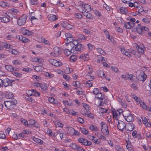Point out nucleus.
<instances>
[{
  "label": "nucleus",
  "instance_id": "1",
  "mask_svg": "<svg viewBox=\"0 0 151 151\" xmlns=\"http://www.w3.org/2000/svg\"><path fill=\"white\" fill-rule=\"evenodd\" d=\"M84 48V46L83 45L78 43L76 46L73 47L71 49V50L73 53L76 54L78 52H81L83 51Z\"/></svg>",
  "mask_w": 151,
  "mask_h": 151
},
{
  "label": "nucleus",
  "instance_id": "2",
  "mask_svg": "<svg viewBox=\"0 0 151 151\" xmlns=\"http://www.w3.org/2000/svg\"><path fill=\"white\" fill-rule=\"evenodd\" d=\"M27 17L25 14H23L17 20V24L20 26H22L26 22Z\"/></svg>",
  "mask_w": 151,
  "mask_h": 151
},
{
  "label": "nucleus",
  "instance_id": "3",
  "mask_svg": "<svg viewBox=\"0 0 151 151\" xmlns=\"http://www.w3.org/2000/svg\"><path fill=\"white\" fill-rule=\"evenodd\" d=\"M101 131L104 134L107 135L109 134V132L108 131V125L102 122L101 123Z\"/></svg>",
  "mask_w": 151,
  "mask_h": 151
},
{
  "label": "nucleus",
  "instance_id": "4",
  "mask_svg": "<svg viewBox=\"0 0 151 151\" xmlns=\"http://www.w3.org/2000/svg\"><path fill=\"white\" fill-rule=\"evenodd\" d=\"M15 81L14 80H10L8 78H6L3 80L4 85L5 87L12 86V83Z\"/></svg>",
  "mask_w": 151,
  "mask_h": 151
},
{
  "label": "nucleus",
  "instance_id": "5",
  "mask_svg": "<svg viewBox=\"0 0 151 151\" xmlns=\"http://www.w3.org/2000/svg\"><path fill=\"white\" fill-rule=\"evenodd\" d=\"M147 78V76L143 71L140 72L138 77V79L140 81H144Z\"/></svg>",
  "mask_w": 151,
  "mask_h": 151
},
{
  "label": "nucleus",
  "instance_id": "6",
  "mask_svg": "<svg viewBox=\"0 0 151 151\" xmlns=\"http://www.w3.org/2000/svg\"><path fill=\"white\" fill-rule=\"evenodd\" d=\"M126 124L125 123L122 121H119L117 127L119 130L122 131L126 127Z\"/></svg>",
  "mask_w": 151,
  "mask_h": 151
},
{
  "label": "nucleus",
  "instance_id": "7",
  "mask_svg": "<svg viewBox=\"0 0 151 151\" xmlns=\"http://www.w3.org/2000/svg\"><path fill=\"white\" fill-rule=\"evenodd\" d=\"M136 31L139 34L142 35L143 33V26H142L140 24H138L136 27Z\"/></svg>",
  "mask_w": 151,
  "mask_h": 151
},
{
  "label": "nucleus",
  "instance_id": "8",
  "mask_svg": "<svg viewBox=\"0 0 151 151\" xmlns=\"http://www.w3.org/2000/svg\"><path fill=\"white\" fill-rule=\"evenodd\" d=\"M123 115L124 117L126 120L128 122H132L134 120L133 116L132 114H129L127 116H124V115Z\"/></svg>",
  "mask_w": 151,
  "mask_h": 151
},
{
  "label": "nucleus",
  "instance_id": "9",
  "mask_svg": "<svg viewBox=\"0 0 151 151\" xmlns=\"http://www.w3.org/2000/svg\"><path fill=\"white\" fill-rule=\"evenodd\" d=\"M10 21V19L9 17L6 16L0 17V22L4 23L9 22Z\"/></svg>",
  "mask_w": 151,
  "mask_h": 151
},
{
  "label": "nucleus",
  "instance_id": "10",
  "mask_svg": "<svg viewBox=\"0 0 151 151\" xmlns=\"http://www.w3.org/2000/svg\"><path fill=\"white\" fill-rule=\"evenodd\" d=\"M62 24L64 27L68 29H71L73 28L72 25L69 24L67 22H63Z\"/></svg>",
  "mask_w": 151,
  "mask_h": 151
},
{
  "label": "nucleus",
  "instance_id": "11",
  "mask_svg": "<svg viewBox=\"0 0 151 151\" xmlns=\"http://www.w3.org/2000/svg\"><path fill=\"white\" fill-rule=\"evenodd\" d=\"M134 25V23H131L129 22H126L124 23V26L125 27L128 29H130Z\"/></svg>",
  "mask_w": 151,
  "mask_h": 151
},
{
  "label": "nucleus",
  "instance_id": "12",
  "mask_svg": "<svg viewBox=\"0 0 151 151\" xmlns=\"http://www.w3.org/2000/svg\"><path fill=\"white\" fill-rule=\"evenodd\" d=\"M67 132L68 133L73 135H74L75 132V129L71 127H68L67 128Z\"/></svg>",
  "mask_w": 151,
  "mask_h": 151
},
{
  "label": "nucleus",
  "instance_id": "13",
  "mask_svg": "<svg viewBox=\"0 0 151 151\" xmlns=\"http://www.w3.org/2000/svg\"><path fill=\"white\" fill-rule=\"evenodd\" d=\"M48 20L50 21H54L58 19V17L52 14L48 16Z\"/></svg>",
  "mask_w": 151,
  "mask_h": 151
},
{
  "label": "nucleus",
  "instance_id": "14",
  "mask_svg": "<svg viewBox=\"0 0 151 151\" xmlns=\"http://www.w3.org/2000/svg\"><path fill=\"white\" fill-rule=\"evenodd\" d=\"M138 52H140L142 54H143L144 53V47L142 45H137L136 47Z\"/></svg>",
  "mask_w": 151,
  "mask_h": 151
},
{
  "label": "nucleus",
  "instance_id": "15",
  "mask_svg": "<svg viewBox=\"0 0 151 151\" xmlns=\"http://www.w3.org/2000/svg\"><path fill=\"white\" fill-rule=\"evenodd\" d=\"M96 98L100 100H103L105 98L104 94L101 93H99L96 95Z\"/></svg>",
  "mask_w": 151,
  "mask_h": 151
},
{
  "label": "nucleus",
  "instance_id": "16",
  "mask_svg": "<svg viewBox=\"0 0 151 151\" xmlns=\"http://www.w3.org/2000/svg\"><path fill=\"white\" fill-rule=\"evenodd\" d=\"M73 40V37H71L67 38L65 39V42L66 45L68 46L69 45V44H70L72 43Z\"/></svg>",
  "mask_w": 151,
  "mask_h": 151
},
{
  "label": "nucleus",
  "instance_id": "17",
  "mask_svg": "<svg viewBox=\"0 0 151 151\" xmlns=\"http://www.w3.org/2000/svg\"><path fill=\"white\" fill-rule=\"evenodd\" d=\"M5 68L8 71L12 72L14 70V68L11 65H5Z\"/></svg>",
  "mask_w": 151,
  "mask_h": 151
},
{
  "label": "nucleus",
  "instance_id": "18",
  "mask_svg": "<svg viewBox=\"0 0 151 151\" xmlns=\"http://www.w3.org/2000/svg\"><path fill=\"white\" fill-rule=\"evenodd\" d=\"M128 140L126 139V141L127 143L126 147L127 148L128 150H130L132 149V145L131 144V142L129 141V138H128Z\"/></svg>",
  "mask_w": 151,
  "mask_h": 151
},
{
  "label": "nucleus",
  "instance_id": "19",
  "mask_svg": "<svg viewBox=\"0 0 151 151\" xmlns=\"http://www.w3.org/2000/svg\"><path fill=\"white\" fill-rule=\"evenodd\" d=\"M110 111L109 109H105L103 108H101L100 109V111L101 113H108L110 112Z\"/></svg>",
  "mask_w": 151,
  "mask_h": 151
},
{
  "label": "nucleus",
  "instance_id": "20",
  "mask_svg": "<svg viewBox=\"0 0 151 151\" xmlns=\"http://www.w3.org/2000/svg\"><path fill=\"white\" fill-rule=\"evenodd\" d=\"M80 130L81 132L85 135H87L88 134V131L86 130V129L83 127H80Z\"/></svg>",
  "mask_w": 151,
  "mask_h": 151
},
{
  "label": "nucleus",
  "instance_id": "21",
  "mask_svg": "<svg viewBox=\"0 0 151 151\" xmlns=\"http://www.w3.org/2000/svg\"><path fill=\"white\" fill-rule=\"evenodd\" d=\"M1 44L3 49L4 47L6 48H9L11 46L10 44H8L5 42H2Z\"/></svg>",
  "mask_w": 151,
  "mask_h": 151
},
{
  "label": "nucleus",
  "instance_id": "22",
  "mask_svg": "<svg viewBox=\"0 0 151 151\" xmlns=\"http://www.w3.org/2000/svg\"><path fill=\"white\" fill-rule=\"evenodd\" d=\"M104 32L105 34L106 37L111 41H112V37H110L109 33L108 32L107 30H105L104 31Z\"/></svg>",
  "mask_w": 151,
  "mask_h": 151
},
{
  "label": "nucleus",
  "instance_id": "23",
  "mask_svg": "<svg viewBox=\"0 0 151 151\" xmlns=\"http://www.w3.org/2000/svg\"><path fill=\"white\" fill-rule=\"evenodd\" d=\"M119 10L120 12L123 14H125L127 13V10L126 8L123 7H122L120 8Z\"/></svg>",
  "mask_w": 151,
  "mask_h": 151
},
{
  "label": "nucleus",
  "instance_id": "24",
  "mask_svg": "<svg viewBox=\"0 0 151 151\" xmlns=\"http://www.w3.org/2000/svg\"><path fill=\"white\" fill-rule=\"evenodd\" d=\"M83 141V144H82L84 145L89 146L91 145L92 144L91 142L88 141L86 139V141L85 140Z\"/></svg>",
  "mask_w": 151,
  "mask_h": 151
},
{
  "label": "nucleus",
  "instance_id": "25",
  "mask_svg": "<svg viewBox=\"0 0 151 151\" xmlns=\"http://www.w3.org/2000/svg\"><path fill=\"white\" fill-rule=\"evenodd\" d=\"M83 8H84L85 11L86 10L87 12H89L91 10L90 6L87 4H85Z\"/></svg>",
  "mask_w": 151,
  "mask_h": 151
},
{
  "label": "nucleus",
  "instance_id": "26",
  "mask_svg": "<svg viewBox=\"0 0 151 151\" xmlns=\"http://www.w3.org/2000/svg\"><path fill=\"white\" fill-rule=\"evenodd\" d=\"M98 75L99 76H100L101 77H106V76H105L104 71L101 70H99V71L98 73Z\"/></svg>",
  "mask_w": 151,
  "mask_h": 151
},
{
  "label": "nucleus",
  "instance_id": "27",
  "mask_svg": "<svg viewBox=\"0 0 151 151\" xmlns=\"http://www.w3.org/2000/svg\"><path fill=\"white\" fill-rule=\"evenodd\" d=\"M64 52L67 56H68L70 55L71 53H73V52H71V49L70 50L68 49H65L64 50Z\"/></svg>",
  "mask_w": 151,
  "mask_h": 151
},
{
  "label": "nucleus",
  "instance_id": "28",
  "mask_svg": "<svg viewBox=\"0 0 151 151\" xmlns=\"http://www.w3.org/2000/svg\"><path fill=\"white\" fill-rule=\"evenodd\" d=\"M89 129L91 130L98 131V129L96 126L92 125L89 127Z\"/></svg>",
  "mask_w": 151,
  "mask_h": 151
},
{
  "label": "nucleus",
  "instance_id": "29",
  "mask_svg": "<svg viewBox=\"0 0 151 151\" xmlns=\"http://www.w3.org/2000/svg\"><path fill=\"white\" fill-rule=\"evenodd\" d=\"M90 81L91 80H89L85 82V84L86 87L88 88H90L92 86L93 84L91 83Z\"/></svg>",
  "mask_w": 151,
  "mask_h": 151
},
{
  "label": "nucleus",
  "instance_id": "30",
  "mask_svg": "<svg viewBox=\"0 0 151 151\" xmlns=\"http://www.w3.org/2000/svg\"><path fill=\"white\" fill-rule=\"evenodd\" d=\"M53 50L54 51V54L56 55H58L59 53L60 50L58 47H55L53 49Z\"/></svg>",
  "mask_w": 151,
  "mask_h": 151
},
{
  "label": "nucleus",
  "instance_id": "31",
  "mask_svg": "<svg viewBox=\"0 0 151 151\" xmlns=\"http://www.w3.org/2000/svg\"><path fill=\"white\" fill-rule=\"evenodd\" d=\"M77 56L75 55H71L70 57V61L72 62L75 61L77 60Z\"/></svg>",
  "mask_w": 151,
  "mask_h": 151
},
{
  "label": "nucleus",
  "instance_id": "32",
  "mask_svg": "<svg viewBox=\"0 0 151 151\" xmlns=\"http://www.w3.org/2000/svg\"><path fill=\"white\" fill-rule=\"evenodd\" d=\"M30 4L31 5H39L38 2L37 0H31L30 1Z\"/></svg>",
  "mask_w": 151,
  "mask_h": 151
},
{
  "label": "nucleus",
  "instance_id": "33",
  "mask_svg": "<svg viewBox=\"0 0 151 151\" xmlns=\"http://www.w3.org/2000/svg\"><path fill=\"white\" fill-rule=\"evenodd\" d=\"M33 140L37 143H40V144H42L43 142V141L41 139L35 137H34Z\"/></svg>",
  "mask_w": 151,
  "mask_h": 151
},
{
  "label": "nucleus",
  "instance_id": "34",
  "mask_svg": "<svg viewBox=\"0 0 151 151\" xmlns=\"http://www.w3.org/2000/svg\"><path fill=\"white\" fill-rule=\"evenodd\" d=\"M9 51L10 52L14 55H17L18 53V51L14 49H10L9 50Z\"/></svg>",
  "mask_w": 151,
  "mask_h": 151
},
{
  "label": "nucleus",
  "instance_id": "35",
  "mask_svg": "<svg viewBox=\"0 0 151 151\" xmlns=\"http://www.w3.org/2000/svg\"><path fill=\"white\" fill-rule=\"evenodd\" d=\"M32 91H33L32 96H34L36 97L40 96V94L39 92L36 91L34 89H32Z\"/></svg>",
  "mask_w": 151,
  "mask_h": 151
},
{
  "label": "nucleus",
  "instance_id": "36",
  "mask_svg": "<svg viewBox=\"0 0 151 151\" xmlns=\"http://www.w3.org/2000/svg\"><path fill=\"white\" fill-rule=\"evenodd\" d=\"M78 37L79 39L81 40H85L86 39V36L80 34H78Z\"/></svg>",
  "mask_w": 151,
  "mask_h": 151
},
{
  "label": "nucleus",
  "instance_id": "37",
  "mask_svg": "<svg viewBox=\"0 0 151 151\" xmlns=\"http://www.w3.org/2000/svg\"><path fill=\"white\" fill-rule=\"evenodd\" d=\"M140 104L141 106L145 109L147 110V106L146 105L145 103L143 102H142V101H141V102L139 101Z\"/></svg>",
  "mask_w": 151,
  "mask_h": 151
},
{
  "label": "nucleus",
  "instance_id": "38",
  "mask_svg": "<svg viewBox=\"0 0 151 151\" xmlns=\"http://www.w3.org/2000/svg\"><path fill=\"white\" fill-rule=\"evenodd\" d=\"M12 63L14 65H19L21 64L22 62L18 60L13 61Z\"/></svg>",
  "mask_w": 151,
  "mask_h": 151
},
{
  "label": "nucleus",
  "instance_id": "39",
  "mask_svg": "<svg viewBox=\"0 0 151 151\" xmlns=\"http://www.w3.org/2000/svg\"><path fill=\"white\" fill-rule=\"evenodd\" d=\"M97 49L98 52L100 54L104 55L105 54L106 52L105 51L101 48H98Z\"/></svg>",
  "mask_w": 151,
  "mask_h": 151
},
{
  "label": "nucleus",
  "instance_id": "40",
  "mask_svg": "<svg viewBox=\"0 0 151 151\" xmlns=\"http://www.w3.org/2000/svg\"><path fill=\"white\" fill-rule=\"evenodd\" d=\"M8 103H10L11 105H15L17 104V101L16 100L13 99L12 100L9 101V102H8Z\"/></svg>",
  "mask_w": 151,
  "mask_h": 151
},
{
  "label": "nucleus",
  "instance_id": "41",
  "mask_svg": "<svg viewBox=\"0 0 151 151\" xmlns=\"http://www.w3.org/2000/svg\"><path fill=\"white\" fill-rule=\"evenodd\" d=\"M40 87L44 91L47 88L46 84L45 83H41Z\"/></svg>",
  "mask_w": 151,
  "mask_h": 151
},
{
  "label": "nucleus",
  "instance_id": "42",
  "mask_svg": "<svg viewBox=\"0 0 151 151\" xmlns=\"http://www.w3.org/2000/svg\"><path fill=\"white\" fill-rule=\"evenodd\" d=\"M56 60H57L50 58L49 60L48 61L50 64L54 65L56 62Z\"/></svg>",
  "mask_w": 151,
  "mask_h": 151
},
{
  "label": "nucleus",
  "instance_id": "43",
  "mask_svg": "<svg viewBox=\"0 0 151 151\" xmlns=\"http://www.w3.org/2000/svg\"><path fill=\"white\" fill-rule=\"evenodd\" d=\"M12 74H13V75H14L16 76L17 77H19V78L21 77L22 76V74H20L17 72H14V71H13L12 72Z\"/></svg>",
  "mask_w": 151,
  "mask_h": 151
},
{
  "label": "nucleus",
  "instance_id": "44",
  "mask_svg": "<svg viewBox=\"0 0 151 151\" xmlns=\"http://www.w3.org/2000/svg\"><path fill=\"white\" fill-rule=\"evenodd\" d=\"M94 12L95 14L98 16L101 17L102 15V14L101 12L97 10H95L94 11Z\"/></svg>",
  "mask_w": 151,
  "mask_h": 151
},
{
  "label": "nucleus",
  "instance_id": "45",
  "mask_svg": "<svg viewBox=\"0 0 151 151\" xmlns=\"http://www.w3.org/2000/svg\"><path fill=\"white\" fill-rule=\"evenodd\" d=\"M112 110H114V113H118V114H119V115H120V114L123 112V110L122 109H119L117 110L116 111H115L114 109H113Z\"/></svg>",
  "mask_w": 151,
  "mask_h": 151
},
{
  "label": "nucleus",
  "instance_id": "46",
  "mask_svg": "<svg viewBox=\"0 0 151 151\" xmlns=\"http://www.w3.org/2000/svg\"><path fill=\"white\" fill-rule=\"evenodd\" d=\"M70 146L74 149H76L78 145L76 143L71 144Z\"/></svg>",
  "mask_w": 151,
  "mask_h": 151
},
{
  "label": "nucleus",
  "instance_id": "47",
  "mask_svg": "<svg viewBox=\"0 0 151 151\" xmlns=\"http://www.w3.org/2000/svg\"><path fill=\"white\" fill-rule=\"evenodd\" d=\"M33 92V91H32V90H27L26 91V94L28 96H32Z\"/></svg>",
  "mask_w": 151,
  "mask_h": 151
},
{
  "label": "nucleus",
  "instance_id": "48",
  "mask_svg": "<svg viewBox=\"0 0 151 151\" xmlns=\"http://www.w3.org/2000/svg\"><path fill=\"white\" fill-rule=\"evenodd\" d=\"M112 113L113 116V117L115 119L118 120L117 117L119 115L118 114V113H114L113 110H112Z\"/></svg>",
  "mask_w": 151,
  "mask_h": 151
},
{
  "label": "nucleus",
  "instance_id": "49",
  "mask_svg": "<svg viewBox=\"0 0 151 151\" xmlns=\"http://www.w3.org/2000/svg\"><path fill=\"white\" fill-rule=\"evenodd\" d=\"M22 41L24 43H27L29 41V39L26 38L25 37H22Z\"/></svg>",
  "mask_w": 151,
  "mask_h": 151
},
{
  "label": "nucleus",
  "instance_id": "50",
  "mask_svg": "<svg viewBox=\"0 0 151 151\" xmlns=\"http://www.w3.org/2000/svg\"><path fill=\"white\" fill-rule=\"evenodd\" d=\"M115 148L117 151H124L123 149L119 145H116Z\"/></svg>",
  "mask_w": 151,
  "mask_h": 151
},
{
  "label": "nucleus",
  "instance_id": "51",
  "mask_svg": "<svg viewBox=\"0 0 151 151\" xmlns=\"http://www.w3.org/2000/svg\"><path fill=\"white\" fill-rule=\"evenodd\" d=\"M20 120L21 122L24 125H28V122L26 120L22 118Z\"/></svg>",
  "mask_w": 151,
  "mask_h": 151
},
{
  "label": "nucleus",
  "instance_id": "52",
  "mask_svg": "<svg viewBox=\"0 0 151 151\" xmlns=\"http://www.w3.org/2000/svg\"><path fill=\"white\" fill-rule=\"evenodd\" d=\"M32 32L27 29H26L24 31V34L27 35H30L32 34Z\"/></svg>",
  "mask_w": 151,
  "mask_h": 151
},
{
  "label": "nucleus",
  "instance_id": "53",
  "mask_svg": "<svg viewBox=\"0 0 151 151\" xmlns=\"http://www.w3.org/2000/svg\"><path fill=\"white\" fill-rule=\"evenodd\" d=\"M142 120L143 123L144 124L146 125V124H147V123L148 122V120L147 119H146L145 117H144L142 118Z\"/></svg>",
  "mask_w": 151,
  "mask_h": 151
},
{
  "label": "nucleus",
  "instance_id": "54",
  "mask_svg": "<svg viewBox=\"0 0 151 151\" xmlns=\"http://www.w3.org/2000/svg\"><path fill=\"white\" fill-rule=\"evenodd\" d=\"M132 135L134 138H137V132L135 130L132 133Z\"/></svg>",
  "mask_w": 151,
  "mask_h": 151
},
{
  "label": "nucleus",
  "instance_id": "55",
  "mask_svg": "<svg viewBox=\"0 0 151 151\" xmlns=\"http://www.w3.org/2000/svg\"><path fill=\"white\" fill-rule=\"evenodd\" d=\"M127 19L128 20H129L132 22V23H133L135 21V19L134 18H132L130 17H127Z\"/></svg>",
  "mask_w": 151,
  "mask_h": 151
},
{
  "label": "nucleus",
  "instance_id": "56",
  "mask_svg": "<svg viewBox=\"0 0 151 151\" xmlns=\"http://www.w3.org/2000/svg\"><path fill=\"white\" fill-rule=\"evenodd\" d=\"M62 65V63H61L58 61L57 60H56V62L55 63V64L54 65V66L58 67V66H60Z\"/></svg>",
  "mask_w": 151,
  "mask_h": 151
},
{
  "label": "nucleus",
  "instance_id": "57",
  "mask_svg": "<svg viewBox=\"0 0 151 151\" xmlns=\"http://www.w3.org/2000/svg\"><path fill=\"white\" fill-rule=\"evenodd\" d=\"M86 78H88L89 79V80L91 81H93L94 79V77L93 76H91L89 75H87L86 76Z\"/></svg>",
  "mask_w": 151,
  "mask_h": 151
},
{
  "label": "nucleus",
  "instance_id": "58",
  "mask_svg": "<svg viewBox=\"0 0 151 151\" xmlns=\"http://www.w3.org/2000/svg\"><path fill=\"white\" fill-rule=\"evenodd\" d=\"M78 43L77 41L76 40H73V41L72 42V43L70 44V45H75L74 46H76L77 45H78Z\"/></svg>",
  "mask_w": 151,
  "mask_h": 151
},
{
  "label": "nucleus",
  "instance_id": "59",
  "mask_svg": "<svg viewBox=\"0 0 151 151\" xmlns=\"http://www.w3.org/2000/svg\"><path fill=\"white\" fill-rule=\"evenodd\" d=\"M75 16L78 18H81L82 17V15L79 13H76L75 14Z\"/></svg>",
  "mask_w": 151,
  "mask_h": 151
},
{
  "label": "nucleus",
  "instance_id": "60",
  "mask_svg": "<svg viewBox=\"0 0 151 151\" xmlns=\"http://www.w3.org/2000/svg\"><path fill=\"white\" fill-rule=\"evenodd\" d=\"M56 127H63V124L60 122H57L55 124Z\"/></svg>",
  "mask_w": 151,
  "mask_h": 151
},
{
  "label": "nucleus",
  "instance_id": "61",
  "mask_svg": "<svg viewBox=\"0 0 151 151\" xmlns=\"http://www.w3.org/2000/svg\"><path fill=\"white\" fill-rule=\"evenodd\" d=\"M77 9L80 12H82L83 13L84 12H85V10L83 7H80L79 8H77Z\"/></svg>",
  "mask_w": 151,
  "mask_h": 151
},
{
  "label": "nucleus",
  "instance_id": "62",
  "mask_svg": "<svg viewBox=\"0 0 151 151\" xmlns=\"http://www.w3.org/2000/svg\"><path fill=\"white\" fill-rule=\"evenodd\" d=\"M93 93L94 94L96 95L98 93H99V89L97 88H94V90L93 91Z\"/></svg>",
  "mask_w": 151,
  "mask_h": 151
},
{
  "label": "nucleus",
  "instance_id": "63",
  "mask_svg": "<svg viewBox=\"0 0 151 151\" xmlns=\"http://www.w3.org/2000/svg\"><path fill=\"white\" fill-rule=\"evenodd\" d=\"M49 101L52 103H55V99L53 97H50L48 99Z\"/></svg>",
  "mask_w": 151,
  "mask_h": 151
},
{
  "label": "nucleus",
  "instance_id": "64",
  "mask_svg": "<svg viewBox=\"0 0 151 151\" xmlns=\"http://www.w3.org/2000/svg\"><path fill=\"white\" fill-rule=\"evenodd\" d=\"M85 115H87V116L90 117L91 118H94V116L92 114H91V113H88V114L86 113L85 114Z\"/></svg>",
  "mask_w": 151,
  "mask_h": 151
}]
</instances>
